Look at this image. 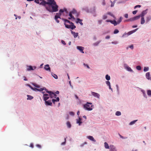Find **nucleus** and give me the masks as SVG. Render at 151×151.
Returning <instances> with one entry per match:
<instances>
[{
	"instance_id": "obj_12",
	"label": "nucleus",
	"mask_w": 151,
	"mask_h": 151,
	"mask_svg": "<svg viewBox=\"0 0 151 151\" xmlns=\"http://www.w3.org/2000/svg\"><path fill=\"white\" fill-rule=\"evenodd\" d=\"M87 138L88 139H89L93 141L94 142H96V140L94 139L93 137L91 136H88L87 137Z\"/></svg>"
},
{
	"instance_id": "obj_4",
	"label": "nucleus",
	"mask_w": 151,
	"mask_h": 151,
	"mask_svg": "<svg viewBox=\"0 0 151 151\" xmlns=\"http://www.w3.org/2000/svg\"><path fill=\"white\" fill-rule=\"evenodd\" d=\"M44 90H45L46 91V92L48 93L49 94V96L51 98H56L57 95L55 93L52 92L51 91H48L47 89H46L45 88Z\"/></svg>"
},
{
	"instance_id": "obj_11",
	"label": "nucleus",
	"mask_w": 151,
	"mask_h": 151,
	"mask_svg": "<svg viewBox=\"0 0 151 151\" xmlns=\"http://www.w3.org/2000/svg\"><path fill=\"white\" fill-rule=\"evenodd\" d=\"M44 68L47 70H49L50 72L51 71L50 68L49 67V65L48 64L45 66Z\"/></svg>"
},
{
	"instance_id": "obj_17",
	"label": "nucleus",
	"mask_w": 151,
	"mask_h": 151,
	"mask_svg": "<svg viewBox=\"0 0 151 151\" xmlns=\"http://www.w3.org/2000/svg\"><path fill=\"white\" fill-rule=\"evenodd\" d=\"M76 120L77 123L79 124V125H80L82 123V122L81 121V119L80 117L78 119H76Z\"/></svg>"
},
{
	"instance_id": "obj_62",
	"label": "nucleus",
	"mask_w": 151,
	"mask_h": 151,
	"mask_svg": "<svg viewBox=\"0 0 151 151\" xmlns=\"http://www.w3.org/2000/svg\"><path fill=\"white\" fill-rule=\"evenodd\" d=\"M27 86H28L32 89H33V88L30 85L28 84Z\"/></svg>"
},
{
	"instance_id": "obj_6",
	"label": "nucleus",
	"mask_w": 151,
	"mask_h": 151,
	"mask_svg": "<svg viewBox=\"0 0 151 151\" xmlns=\"http://www.w3.org/2000/svg\"><path fill=\"white\" fill-rule=\"evenodd\" d=\"M91 93L92 95L94 97H96L98 99L99 98L100 95L99 94L93 91H91Z\"/></svg>"
},
{
	"instance_id": "obj_55",
	"label": "nucleus",
	"mask_w": 151,
	"mask_h": 151,
	"mask_svg": "<svg viewBox=\"0 0 151 151\" xmlns=\"http://www.w3.org/2000/svg\"><path fill=\"white\" fill-rule=\"evenodd\" d=\"M124 17L126 18H128V14H125L124 15Z\"/></svg>"
},
{
	"instance_id": "obj_63",
	"label": "nucleus",
	"mask_w": 151,
	"mask_h": 151,
	"mask_svg": "<svg viewBox=\"0 0 151 151\" xmlns=\"http://www.w3.org/2000/svg\"><path fill=\"white\" fill-rule=\"evenodd\" d=\"M23 78H24V80L25 81H27V79H26V77L25 76H23Z\"/></svg>"
},
{
	"instance_id": "obj_23",
	"label": "nucleus",
	"mask_w": 151,
	"mask_h": 151,
	"mask_svg": "<svg viewBox=\"0 0 151 151\" xmlns=\"http://www.w3.org/2000/svg\"><path fill=\"white\" fill-rule=\"evenodd\" d=\"M141 24H143L145 22L144 17H141Z\"/></svg>"
},
{
	"instance_id": "obj_5",
	"label": "nucleus",
	"mask_w": 151,
	"mask_h": 151,
	"mask_svg": "<svg viewBox=\"0 0 151 151\" xmlns=\"http://www.w3.org/2000/svg\"><path fill=\"white\" fill-rule=\"evenodd\" d=\"M109 149V151H117L115 147L112 145H110Z\"/></svg>"
},
{
	"instance_id": "obj_58",
	"label": "nucleus",
	"mask_w": 151,
	"mask_h": 151,
	"mask_svg": "<svg viewBox=\"0 0 151 151\" xmlns=\"http://www.w3.org/2000/svg\"><path fill=\"white\" fill-rule=\"evenodd\" d=\"M129 47L131 49H133V46L132 45H131L129 46Z\"/></svg>"
},
{
	"instance_id": "obj_9",
	"label": "nucleus",
	"mask_w": 151,
	"mask_h": 151,
	"mask_svg": "<svg viewBox=\"0 0 151 151\" xmlns=\"http://www.w3.org/2000/svg\"><path fill=\"white\" fill-rule=\"evenodd\" d=\"M77 48L78 49L80 50L82 53H84L83 50H84V47L81 46H77Z\"/></svg>"
},
{
	"instance_id": "obj_8",
	"label": "nucleus",
	"mask_w": 151,
	"mask_h": 151,
	"mask_svg": "<svg viewBox=\"0 0 151 151\" xmlns=\"http://www.w3.org/2000/svg\"><path fill=\"white\" fill-rule=\"evenodd\" d=\"M43 97L45 101H47L49 98L48 95L46 93L43 94Z\"/></svg>"
},
{
	"instance_id": "obj_2",
	"label": "nucleus",
	"mask_w": 151,
	"mask_h": 151,
	"mask_svg": "<svg viewBox=\"0 0 151 151\" xmlns=\"http://www.w3.org/2000/svg\"><path fill=\"white\" fill-rule=\"evenodd\" d=\"M63 20L64 21V25L66 28H70L72 29H74L76 28V26L73 22L65 19H63Z\"/></svg>"
},
{
	"instance_id": "obj_38",
	"label": "nucleus",
	"mask_w": 151,
	"mask_h": 151,
	"mask_svg": "<svg viewBox=\"0 0 151 151\" xmlns=\"http://www.w3.org/2000/svg\"><path fill=\"white\" fill-rule=\"evenodd\" d=\"M116 115L117 116H120L121 115V113L120 111H117L116 113Z\"/></svg>"
},
{
	"instance_id": "obj_34",
	"label": "nucleus",
	"mask_w": 151,
	"mask_h": 151,
	"mask_svg": "<svg viewBox=\"0 0 151 151\" xmlns=\"http://www.w3.org/2000/svg\"><path fill=\"white\" fill-rule=\"evenodd\" d=\"M73 14H77V11L75 9H73V10L70 12Z\"/></svg>"
},
{
	"instance_id": "obj_35",
	"label": "nucleus",
	"mask_w": 151,
	"mask_h": 151,
	"mask_svg": "<svg viewBox=\"0 0 151 151\" xmlns=\"http://www.w3.org/2000/svg\"><path fill=\"white\" fill-rule=\"evenodd\" d=\"M122 17H120L119 18V19L117 21V23H118V24H119V23H120V22H121L122 21Z\"/></svg>"
},
{
	"instance_id": "obj_50",
	"label": "nucleus",
	"mask_w": 151,
	"mask_h": 151,
	"mask_svg": "<svg viewBox=\"0 0 151 151\" xmlns=\"http://www.w3.org/2000/svg\"><path fill=\"white\" fill-rule=\"evenodd\" d=\"M100 41L99 42H96L94 44V45H97L100 43Z\"/></svg>"
},
{
	"instance_id": "obj_45",
	"label": "nucleus",
	"mask_w": 151,
	"mask_h": 151,
	"mask_svg": "<svg viewBox=\"0 0 151 151\" xmlns=\"http://www.w3.org/2000/svg\"><path fill=\"white\" fill-rule=\"evenodd\" d=\"M106 83L109 86L111 85H110V82L109 81H106Z\"/></svg>"
},
{
	"instance_id": "obj_43",
	"label": "nucleus",
	"mask_w": 151,
	"mask_h": 151,
	"mask_svg": "<svg viewBox=\"0 0 151 151\" xmlns=\"http://www.w3.org/2000/svg\"><path fill=\"white\" fill-rule=\"evenodd\" d=\"M136 69L138 70H140L141 69V68L139 65H138L136 67Z\"/></svg>"
},
{
	"instance_id": "obj_57",
	"label": "nucleus",
	"mask_w": 151,
	"mask_h": 151,
	"mask_svg": "<svg viewBox=\"0 0 151 151\" xmlns=\"http://www.w3.org/2000/svg\"><path fill=\"white\" fill-rule=\"evenodd\" d=\"M110 37L109 36V35H107V36H106V37H105V38L106 39H109L110 38Z\"/></svg>"
},
{
	"instance_id": "obj_39",
	"label": "nucleus",
	"mask_w": 151,
	"mask_h": 151,
	"mask_svg": "<svg viewBox=\"0 0 151 151\" xmlns=\"http://www.w3.org/2000/svg\"><path fill=\"white\" fill-rule=\"evenodd\" d=\"M147 93L148 96H151V91L150 90H147Z\"/></svg>"
},
{
	"instance_id": "obj_41",
	"label": "nucleus",
	"mask_w": 151,
	"mask_h": 151,
	"mask_svg": "<svg viewBox=\"0 0 151 151\" xmlns=\"http://www.w3.org/2000/svg\"><path fill=\"white\" fill-rule=\"evenodd\" d=\"M119 32V31L117 29H115L114 32V33L116 34L118 33Z\"/></svg>"
},
{
	"instance_id": "obj_31",
	"label": "nucleus",
	"mask_w": 151,
	"mask_h": 151,
	"mask_svg": "<svg viewBox=\"0 0 151 151\" xmlns=\"http://www.w3.org/2000/svg\"><path fill=\"white\" fill-rule=\"evenodd\" d=\"M32 85L34 86L35 87L37 88H40V86L39 85L35 83H32Z\"/></svg>"
},
{
	"instance_id": "obj_27",
	"label": "nucleus",
	"mask_w": 151,
	"mask_h": 151,
	"mask_svg": "<svg viewBox=\"0 0 151 151\" xmlns=\"http://www.w3.org/2000/svg\"><path fill=\"white\" fill-rule=\"evenodd\" d=\"M107 15V13L104 15L102 16V19L104 20L106 19L108 17Z\"/></svg>"
},
{
	"instance_id": "obj_46",
	"label": "nucleus",
	"mask_w": 151,
	"mask_h": 151,
	"mask_svg": "<svg viewBox=\"0 0 151 151\" xmlns=\"http://www.w3.org/2000/svg\"><path fill=\"white\" fill-rule=\"evenodd\" d=\"M127 70L129 71H132V69L131 68H130L129 67H127Z\"/></svg>"
},
{
	"instance_id": "obj_36",
	"label": "nucleus",
	"mask_w": 151,
	"mask_h": 151,
	"mask_svg": "<svg viewBox=\"0 0 151 151\" xmlns=\"http://www.w3.org/2000/svg\"><path fill=\"white\" fill-rule=\"evenodd\" d=\"M140 17V16L139 15L134 17V20L139 19Z\"/></svg>"
},
{
	"instance_id": "obj_33",
	"label": "nucleus",
	"mask_w": 151,
	"mask_h": 151,
	"mask_svg": "<svg viewBox=\"0 0 151 151\" xmlns=\"http://www.w3.org/2000/svg\"><path fill=\"white\" fill-rule=\"evenodd\" d=\"M27 99L28 100V99L31 100L33 98V96H32L30 95H27Z\"/></svg>"
},
{
	"instance_id": "obj_32",
	"label": "nucleus",
	"mask_w": 151,
	"mask_h": 151,
	"mask_svg": "<svg viewBox=\"0 0 151 151\" xmlns=\"http://www.w3.org/2000/svg\"><path fill=\"white\" fill-rule=\"evenodd\" d=\"M52 75L53 76V77L55 79H57L58 78V76L56 74L53 73H51Z\"/></svg>"
},
{
	"instance_id": "obj_49",
	"label": "nucleus",
	"mask_w": 151,
	"mask_h": 151,
	"mask_svg": "<svg viewBox=\"0 0 151 151\" xmlns=\"http://www.w3.org/2000/svg\"><path fill=\"white\" fill-rule=\"evenodd\" d=\"M69 114L72 116H73L74 115V113L72 111H71L70 112Z\"/></svg>"
},
{
	"instance_id": "obj_22",
	"label": "nucleus",
	"mask_w": 151,
	"mask_h": 151,
	"mask_svg": "<svg viewBox=\"0 0 151 151\" xmlns=\"http://www.w3.org/2000/svg\"><path fill=\"white\" fill-rule=\"evenodd\" d=\"M69 16H70V18H68V19H70L71 18L73 19H75L74 17L72 15V14L70 12L69 14Z\"/></svg>"
},
{
	"instance_id": "obj_15",
	"label": "nucleus",
	"mask_w": 151,
	"mask_h": 151,
	"mask_svg": "<svg viewBox=\"0 0 151 151\" xmlns=\"http://www.w3.org/2000/svg\"><path fill=\"white\" fill-rule=\"evenodd\" d=\"M34 69L36 68V67H34ZM34 70V69L33 68V67L31 66H28V68L27 69V70L29 71L30 70Z\"/></svg>"
},
{
	"instance_id": "obj_40",
	"label": "nucleus",
	"mask_w": 151,
	"mask_h": 151,
	"mask_svg": "<svg viewBox=\"0 0 151 151\" xmlns=\"http://www.w3.org/2000/svg\"><path fill=\"white\" fill-rule=\"evenodd\" d=\"M137 121V120H135L134 121H132L131 122H130V123L129 124L130 125H132L134 124L135 122Z\"/></svg>"
},
{
	"instance_id": "obj_60",
	"label": "nucleus",
	"mask_w": 151,
	"mask_h": 151,
	"mask_svg": "<svg viewBox=\"0 0 151 151\" xmlns=\"http://www.w3.org/2000/svg\"><path fill=\"white\" fill-rule=\"evenodd\" d=\"M83 64L85 66H86L88 68H90L88 66V65H86V64H85V63H84Z\"/></svg>"
},
{
	"instance_id": "obj_37",
	"label": "nucleus",
	"mask_w": 151,
	"mask_h": 151,
	"mask_svg": "<svg viewBox=\"0 0 151 151\" xmlns=\"http://www.w3.org/2000/svg\"><path fill=\"white\" fill-rule=\"evenodd\" d=\"M106 78L107 80H109L110 79V77L108 75H106Z\"/></svg>"
},
{
	"instance_id": "obj_61",
	"label": "nucleus",
	"mask_w": 151,
	"mask_h": 151,
	"mask_svg": "<svg viewBox=\"0 0 151 151\" xmlns=\"http://www.w3.org/2000/svg\"><path fill=\"white\" fill-rule=\"evenodd\" d=\"M36 146L38 147H39V148H41V146H40V145H36Z\"/></svg>"
},
{
	"instance_id": "obj_47",
	"label": "nucleus",
	"mask_w": 151,
	"mask_h": 151,
	"mask_svg": "<svg viewBox=\"0 0 151 151\" xmlns=\"http://www.w3.org/2000/svg\"><path fill=\"white\" fill-rule=\"evenodd\" d=\"M141 6L140 5H136V6H135L134 7V9H136V8L137 7H141Z\"/></svg>"
},
{
	"instance_id": "obj_19",
	"label": "nucleus",
	"mask_w": 151,
	"mask_h": 151,
	"mask_svg": "<svg viewBox=\"0 0 151 151\" xmlns=\"http://www.w3.org/2000/svg\"><path fill=\"white\" fill-rule=\"evenodd\" d=\"M150 72H147L146 74V78L149 80L150 78Z\"/></svg>"
},
{
	"instance_id": "obj_10",
	"label": "nucleus",
	"mask_w": 151,
	"mask_h": 151,
	"mask_svg": "<svg viewBox=\"0 0 151 151\" xmlns=\"http://www.w3.org/2000/svg\"><path fill=\"white\" fill-rule=\"evenodd\" d=\"M147 13V10H144L143 11L141 14H140V17H144V16Z\"/></svg>"
},
{
	"instance_id": "obj_64",
	"label": "nucleus",
	"mask_w": 151,
	"mask_h": 151,
	"mask_svg": "<svg viewBox=\"0 0 151 151\" xmlns=\"http://www.w3.org/2000/svg\"><path fill=\"white\" fill-rule=\"evenodd\" d=\"M111 20H106V22H111Z\"/></svg>"
},
{
	"instance_id": "obj_7",
	"label": "nucleus",
	"mask_w": 151,
	"mask_h": 151,
	"mask_svg": "<svg viewBox=\"0 0 151 151\" xmlns=\"http://www.w3.org/2000/svg\"><path fill=\"white\" fill-rule=\"evenodd\" d=\"M45 88H40V89L37 88H33V89H32L34 91H42L43 90H45Z\"/></svg>"
},
{
	"instance_id": "obj_20",
	"label": "nucleus",
	"mask_w": 151,
	"mask_h": 151,
	"mask_svg": "<svg viewBox=\"0 0 151 151\" xmlns=\"http://www.w3.org/2000/svg\"><path fill=\"white\" fill-rule=\"evenodd\" d=\"M111 23L113 24L114 26H116L118 24L117 22L115 20H114L113 21L111 20Z\"/></svg>"
},
{
	"instance_id": "obj_21",
	"label": "nucleus",
	"mask_w": 151,
	"mask_h": 151,
	"mask_svg": "<svg viewBox=\"0 0 151 151\" xmlns=\"http://www.w3.org/2000/svg\"><path fill=\"white\" fill-rule=\"evenodd\" d=\"M61 15V14L60 13H57L55 16V17L56 18H59L60 19V16Z\"/></svg>"
},
{
	"instance_id": "obj_51",
	"label": "nucleus",
	"mask_w": 151,
	"mask_h": 151,
	"mask_svg": "<svg viewBox=\"0 0 151 151\" xmlns=\"http://www.w3.org/2000/svg\"><path fill=\"white\" fill-rule=\"evenodd\" d=\"M98 23L99 24H101L102 22V20H99L98 21Z\"/></svg>"
},
{
	"instance_id": "obj_54",
	"label": "nucleus",
	"mask_w": 151,
	"mask_h": 151,
	"mask_svg": "<svg viewBox=\"0 0 151 151\" xmlns=\"http://www.w3.org/2000/svg\"><path fill=\"white\" fill-rule=\"evenodd\" d=\"M65 141L64 142H62L61 144V145H64L65 144V141H66V139H65Z\"/></svg>"
},
{
	"instance_id": "obj_48",
	"label": "nucleus",
	"mask_w": 151,
	"mask_h": 151,
	"mask_svg": "<svg viewBox=\"0 0 151 151\" xmlns=\"http://www.w3.org/2000/svg\"><path fill=\"white\" fill-rule=\"evenodd\" d=\"M137 10L134 11L132 12V13L133 14H135L137 13Z\"/></svg>"
},
{
	"instance_id": "obj_25",
	"label": "nucleus",
	"mask_w": 151,
	"mask_h": 151,
	"mask_svg": "<svg viewBox=\"0 0 151 151\" xmlns=\"http://www.w3.org/2000/svg\"><path fill=\"white\" fill-rule=\"evenodd\" d=\"M59 101V97H58L56 98V99H52V101L53 102V103L55 104V101Z\"/></svg>"
},
{
	"instance_id": "obj_44",
	"label": "nucleus",
	"mask_w": 151,
	"mask_h": 151,
	"mask_svg": "<svg viewBox=\"0 0 151 151\" xmlns=\"http://www.w3.org/2000/svg\"><path fill=\"white\" fill-rule=\"evenodd\" d=\"M87 144V143L86 142H85L81 144L80 146L81 147H83L85 145H86Z\"/></svg>"
},
{
	"instance_id": "obj_42",
	"label": "nucleus",
	"mask_w": 151,
	"mask_h": 151,
	"mask_svg": "<svg viewBox=\"0 0 151 151\" xmlns=\"http://www.w3.org/2000/svg\"><path fill=\"white\" fill-rule=\"evenodd\" d=\"M149 70V68L148 67H145L144 69V71L145 72H146L147 71Z\"/></svg>"
},
{
	"instance_id": "obj_29",
	"label": "nucleus",
	"mask_w": 151,
	"mask_h": 151,
	"mask_svg": "<svg viewBox=\"0 0 151 151\" xmlns=\"http://www.w3.org/2000/svg\"><path fill=\"white\" fill-rule=\"evenodd\" d=\"M64 11L66 13L67 12V10L66 9H60L59 10V13H61L63 12Z\"/></svg>"
},
{
	"instance_id": "obj_1",
	"label": "nucleus",
	"mask_w": 151,
	"mask_h": 151,
	"mask_svg": "<svg viewBox=\"0 0 151 151\" xmlns=\"http://www.w3.org/2000/svg\"><path fill=\"white\" fill-rule=\"evenodd\" d=\"M35 1L37 4L44 6L47 10L50 12L58 11V6L54 0H50L46 2L44 0H35Z\"/></svg>"
},
{
	"instance_id": "obj_24",
	"label": "nucleus",
	"mask_w": 151,
	"mask_h": 151,
	"mask_svg": "<svg viewBox=\"0 0 151 151\" xmlns=\"http://www.w3.org/2000/svg\"><path fill=\"white\" fill-rule=\"evenodd\" d=\"M82 20H81L79 18H78L77 19V21H76V23H79L81 24L82 25L83 24V23L82 22Z\"/></svg>"
},
{
	"instance_id": "obj_52",
	"label": "nucleus",
	"mask_w": 151,
	"mask_h": 151,
	"mask_svg": "<svg viewBox=\"0 0 151 151\" xmlns=\"http://www.w3.org/2000/svg\"><path fill=\"white\" fill-rule=\"evenodd\" d=\"M129 20L131 21H134V17L130 18V19H129Z\"/></svg>"
},
{
	"instance_id": "obj_14",
	"label": "nucleus",
	"mask_w": 151,
	"mask_h": 151,
	"mask_svg": "<svg viewBox=\"0 0 151 151\" xmlns=\"http://www.w3.org/2000/svg\"><path fill=\"white\" fill-rule=\"evenodd\" d=\"M45 101V104L47 105H50L51 106L52 105V103L51 102V101Z\"/></svg>"
},
{
	"instance_id": "obj_18",
	"label": "nucleus",
	"mask_w": 151,
	"mask_h": 151,
	"mask_svg": "<svg viewBox=\"0 0 151 151\" xmlns=\"http://www.w3.org/2000/svg\"><path fill=\"white\" fill-rule=\"evenodd\" d=\"M151 19V17L149 15L146 17V22H149Z\"/></svg>"
},
{
	"instance_id": "obj_3",
	"label": "nucleus",
	"mask_w": 151,
	"mask_h": 151,
	"mask_svg": "<svg viewBox=\"0 0 151 151\" xmlns=\"http://www.w3.org/2000/svg\"><path fill=\"white\" fill-rule=\"evenodd\" d=\"M92 104V103H91L87 102V103L83 105V108L86 110L88 111H91L93 109L91 107H92L93 106L91 105V107H89L90 106L89 105Z\"/></svg>"
},
{
	"instance_id": "obj_56",
	"label": "nucleus",
	"mask_w": 151,
	"mask_h": 151,
	"mask_svg": "<svg viewBox=\"0 0 151 151\" xmlns=\"http://www.w3.org/2000/svg\"><path fill=\"white\" fill-rule=\"evenodd\" d=\"M61 42L63 44H64V45H66V43H65V42L63 40H62L61 41Z\"/></svg>"
},
{
	"instance_id": "obj_13",
	"label": "nucleus",
	"mask_w": 151,
	"mask_h": 151,
	"mask_svg": "<svg viewBox=\"0 0 151 151\" xmlns=\"http://www.w3.org/2000/svg\"><path fill=\"white\" fill-rule=\"evenodd\" d=\"M71 33L73 35L75 38L77 37L78 36V33L77 32L75 33V32H73L72 31H71Z\"/></svg>"
},
{
	"instance_id": "obj_30",
	"label": "nucleus",
	"mask_w": 151,
	"mask_h": 151,
	"mask_svg": "<svg viewBox=\"0 0 151 151\" xmlns=\"http://www.w3.org/2000/svg\"><path fill=\"white\" fill-rule=\"evenodd\" d=\"M66 124H67V126L69 128H70L71 127V124H70V122H69V121L67 122Z\"/></svg>"
},
{
	"instance_id": "obj_28",
	"label": "nucleus",
	"mask_w": 151,
	"mask_h": 151,
	"mask_svg": "<svg viewBox=\"0 0 151 151\" xmlns=\"http://www.w3.org/2000/svg\"><path fill=\"white\" fill-rule=\"evenodd\" d=\"M104 144V147L106 148L109 149V145L106 142H105Z\"/></svg>"
},
{
	"instance_id": "obj_53",
	"label": "nucleus",
	"mask_w": 151,
	"mask_h": 151,
	"mask_svg": "<svg viewBox=\"0 0 151 151\" xmlns=\"http://www.w3.org/2000/svg\"><path fill=\"white\" fill-rule=\"evenodd\" d=\"M58 18H56L55 17V20L56 22L58 23L59 22V20H58Z\"/></svg>"
},
{
	"instance_id": "obj_16",
	"label": "nucleus",
	"mask_w": 151,
	"mask_h": 151,
	"mask_svg": "<svg viewBox=\"0 0 151 151\" xmlns=\"http://www.w3.org/2000/svg\"><path fill=\"white\" fill-rule=\"evenodd\" d=\"M137 29H134V30H133L127 33V35H130L132 34Z\"/></svg>"
},
{
	"instance_id": "obj_59",
	"label": "nucleus",
	"mask_w": 151,
	"mask_h": 151,
	"mask_svg": "<svg viewBox=\"0 0 151 151\" xmlns=\"http://www.w3.org/2000/svg\"><path fill=\"white\" fill-rule=\"evenodd\" d=\"M30 146L32 148H33L34 147V145L33 144L31 143L30 144Z\"/></svg>"
},
{
	"instance_id": "obj_26",
	"label": "nucleus",
	"mask_w": 151,
	"mask_h": 151,
	"mask_svg": "<svg viewBox=\"0 0 151 151\" xmlns=\"http://www.w3.org/2000/svg\"><path fill=\"white\" fill-rule=\"evenodd\" d=\"M107 14L108 15H110V16L113 17L115 19V17L114 16V15L111 12H108L107 13Z\"/></svg>"
}]
</instances>
